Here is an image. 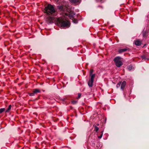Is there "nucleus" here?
Returning a JSON list of instances; mask_svg holds the SVG:
<instances>
[{"instance_id": "1", "label": "nucleus", "mask_w": 149, "mask_h": 149, "mask_svg": "<svg viewBox=\"0 0 149 149\" xmlns=\"http://www.w3.org/2000/svg\"><path fill=\"white\" fill-rule=\"evenodd\" d=\"M56 20V23L58 26L63 28L68 27L70 26L69 22L65 17L58 18Z\"/></svg>"}, {"instance_id": "2", "label": "nucleus", "mask_w": 149, "mask_h": 149, "mask_svg": "<svg viewBox=\"0 0 149 149\" xmlns=\"http://www.w3.org/2000/svg\"><path fill=\"white\" fill-rule=\"evenodd\" d=\"M45 10L46 13L48 15L52 14L56 12L54 6L51 4H48L46 7Z\"/></svg>"}, {"instance_id": "3", "label": "nucleus", "mask_w": 149, "mask_h": 149, "mask_svg": "<svg viewBox=\"0 0 149 149\" xmlns=\"http://www.w3.org/2000/svg\"><path fill=\"white\" fill-rule=\"evenodd\" d=\"M121 58L120 57H117L114 59V61L116 65L119 67L123 65V63L121 60Z\"/></svg>"}, {"instance_id": "4", "label": "nucleus", "mask_w": 149, "mask_h": 149, "mask_svg": "<svg viewBox=\"0 0 149 149\" xmlns=\"http://www.w3.org/2000/svg\"><path fill=\"white\" fill-rule=\"evenodd\" d=\"M54 20V18L51 17H47L46 19V21L47 24L53 23Z\"/></svg>"}, {"instance_id": "5", "label": "nucleus", "mask_w": 149, "mask_h": 149, "mask_svg": "<svg viewBox=\"0 0 149 149\" xmlns=\"http://www.w3.org/2000/svg\"><path fill=\"white\" fill-rule=\"evenodd\" d=\"M135 44L137 46H140L142 43V41L139 40H136L134 41Z\"/></svg>"}, {"instance_id": "6", "label": "nucleus", "mask_w": 149, "mask_h": 149, "mask_svg": "<svg viewBox=\"0 0 149 149\" xmlns=\"http://www.w3.org/2000/svg\"><path fill=\"white\" fill-rule=\"evenodd\" d=\"M121 88L123 90L125 87L126 85V82L125 81H123L121 84Z\"/></svg>"}, {"instance_id": "7", "label": "nucleus", "mask_w": 149, "mask_h": 149, "mask_svg": "<svg viewBox=\"0 0 149 149\" xmlns=\"http://www.w3.org/2000/svg\"><path fill=\"white\" fill-rule=\"evenodd\" d=\"M94 81L90 79L88 82V84L90 87H92Z\"/></svg>"}, {"instance_id": "8", "label": "nucleus", "mask_w": 149, "mask_h": 149, "mask_svg": "<svg viewBox=\"0 0 149 149\" xmlns=\"http://www.w3.org/2000/svg\"><path fill=\"white\" fill-rule=\"evenodd\" d=\"M69 17H70V19H71L72 22L74 23H77V19H74L73 17V16L72 17L71 16H69Z\"/></svg>"}, {"instance_id": "9", "label": "nucleus", "mask_w": 149, "mask_h": 149, "mask_svg": "<svg viewBox=\"0 0 149 149\" xmlns=\"http://www.w3.org/2000/svg\"><path fill=\"white\" fill-rule=\"evenodd\" d=\"M33 91L35 94H36L37 93H40L41 92L40 90L37 88L34 89Z\"/></svg>"}, {"instance_id": "10", "label": "nucleus", "mask_w": 149, "mask_h": 149, "mask_svg": "<svg viewBox=\"0 0 149 149\" xmlns=\"http://www.w3.org/2000/svg\"><path fill=\"white\" fill-rule=\"evenodd\" d=\"M81 0H70V1L72 3H80Z\"/></svg>"}, {"instance_id": "11", "label": "nucleus", "mask_w": 149, "mask_h": 149, "mask_svg": "<svg viewBox=\"0 0 149 149\" xmlns=\"http://www.w3.org/2000/svg\"><path fill=\"white\" fill-rule=\"evenodd\" d=\"M58 9L60 11H63L64 8L63 6H59L57 7Z\"/></svg>"}, {"instance_id": "12", "label": "nucleus", "mask_w": 149, "mask_h": 149, "mask_svg": "<svg viewBox=\"0 0 149 149\" xmlns=\"http://www.w3.org/2000/svg\"><path fill=\"white\" fill-rule=\"evenodd\" d=\"M127 49H120L118 50V52L119 53H121L122 52H124L127 50Z\"/></svg>"}, {"instance_id": "13", "label": "nucleus", "mask_w": 149, "mask_h": 149, "mask_svg": "<svg viewBox=\"0 0 149 149\" xmlns=\"http://www.w3.org/2000/svg\"><path fill=\"white\" fill-rule=\"evenodd\" d=\"M134 68L132 65H130L128 67V69L129 70H131L134 69Z\"/></svg>"}, {"instance_id": "14", "label": "nucleus", "mask_w": 149, "mask_h": 149, "mask_svg": "<svg viewBox=\"0 0 149 149\" xmlns=\"http://www.w3.org/2000/svg\"><path fill=\"white\" fill-rule=\"evenodd\" d=\"M11 108V105H10L9 106L8 108V109L6 110V112H9Z\"/></svg>"}, {"instance_id": "15", "label": "nucleus", "mask_w": 149, "mask_h": 149, "mask_svg": "<svg viewBox=\"0 0 149 149\" xmlns=\"http://www.w3.org/2000/svg\"><path fill=\"white\" fill-rule=\"evenodd\" d=\"M91 76L90 80L94 81V79L95 77V74L90 75Z\"/></svg>"}, {"instance_id": "16", "label": "nucleus", "mask_w": 149, "mask_h": 149, "mask_svg": "<svg viewBox=\"0 0 149 149\" xmlns=\"http://www.w3.org/2000/svg\"><path fill=\"white\" fill-rule=\"evenodd\" d=\"M142 58L145 60H149V58H146L145 56H141Z\"/></svg>"}, {"instance_id": "17", "label": "nucleus", "mask_w": 149, "mask_h": 149, "mask_svg": "<svg viewBox=\"0 0 149 149\" xmlns=\"http://www.w3.org/2000/svg\"><path fill=\"white\" fill-rule=\"evenodd\" d=\"M121 82H119L116 85V87L117 88H118L121 85Z\"/></svg>"}, {"instance_id": "18", "label": "nucleus", "mask_w": 149, "mask_h": 149, "mask_svg": "<svg viewBox=\"0 0 149 149\" xmlns=\"http://www.w3.org/2000/svg\"><path fill=\"white\" fill-rule=\"evenodd\" d=\"M5 109L4 108H1L0 109V113H2L5 111Z\"/></svg>"}, {"instance_id": "19", "label": "nucleus", "mask_w": 149, "mask_h": 149, "mask_svg": "<svg viewBox=\"0 0 149 149\" xmlns=\"http://www.w3.org/2000/svg\"><path fill=\"white\" fill-rule=\"evenodd\" d=\"M99 130V128L96 126H95L94 130L97 132Z\"/></svg>"}, {"instance_id": "20", "label": "nucleus", "mask_w": 149, "mask_h": 149, "mask_svg": "<svg viewBox=\"0 0 149 149\" xmlns=\"http://www.w3.org/2000/svg\"><path fill=\"white\" fill-rule=\"evenodd\" d=\"M77 102V101L76 100H73L71 101V103L73 104H76Z\"/></svg>"}, {"instance_id": "21", "label": "nucleus", "mask_w": 149, "mask_h": 149, "mask_svg": "<svg viewBox=\"0 0 149 149\" xmlns=\"http://www.w3.org/2000/svg\"><path fill=\"white\" fill-rule=\"evenodd\" d=\"M103 131L101 132V134H100V136H98V138H101L102 137V135H103Z\"/></svg>"}, {"instance_id": "22", "label": "nucleus", "mask_w": 149, "mask_h": 149, "mask_svg": "<svg viewBox=\"0 0 149 149\" xmlns=\"http://www.w3.org/2000/svg\"><path fill=\"white\" fill-rule=\"evenodd\" d=\"M93 70L92 69L90 70V74H93L92 73L93 72Z\"/></svg>"}, {"instance_id": "23", "label": "nucleus", "mask_w": 149, "mask_h": 149, "mask_svg": "<svg viewBox=\"0 0 149 149\" xmlns=\"http://www.w3.org/2000/svg\"><path fill=\"white\" fill-rule=\"evenodd\" d=\"M78 96L77 97V98L79 99V98H80V97L81 94L80 93H78Z\"/></svg>"}, {"instance_id": "24", "label": "nucleus", "mask_w": 149, "mask_h": 149, "mask_svg": "<svg viewBox=\"0 0 149 149\" xmlns=\"http://www.w3.org/2000/svg\"><path fill=\"white\" fill-rule=\"evenodd\" d=\"M35 93H34V92L33 91V92L32 93L30 94L29 95L31 96H33L34 95Z\"/></svg>"}, {"instance_id": "25", "label": "nucleus", "mask_w": 149, "mask_h": 149, "mask_svg": "<svg viewBox=\"0 0 149 149\" xmlns=\"http://www.w3.org/2000/svg\"><path fill=\"white\" fill-rule=\"evenodd\" d=\"M97 0V1H99V2H102V1H104V0Z\"/></svg>"}, {"instance_id": "26", "label": "nucleus", "mask_w": 149, "mask_h": 149, "mask_svg": "<svg viewBox=\"0 0 149 149\" xmlns=\"http://www.w3.org/2000/svg\"><path fill=\"white\" fill-rule=\"evenodd\" d=\"M98 7H100V8H102V6H98Z\"/></svg>"}, {"instance_id": "27", "label": "nucleus", "mask_w": 149, "mask_h": 149, "mask_svg": "<svg viewBox=\"0 0 149 149\" xmlns=\"http://www.w3.org/2000/svg\"><path fill=\"white\" fill-rule=\"evenodd\" d=\"M97 125H99V124H97Z\"/></svg>"}]
</instances>
